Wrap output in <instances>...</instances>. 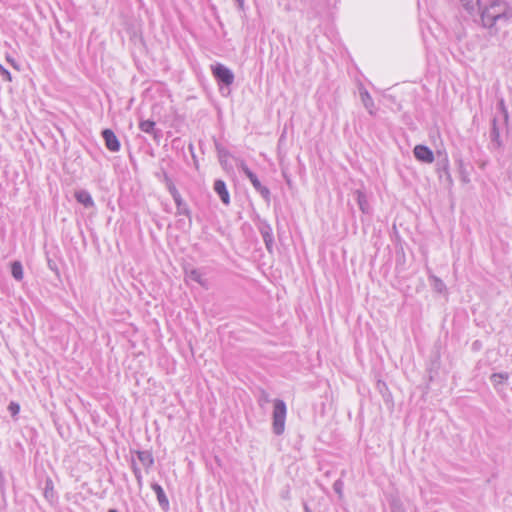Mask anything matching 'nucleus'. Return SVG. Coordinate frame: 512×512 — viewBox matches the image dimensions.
<instances>
[{
    "label": "nucleus",
    "instance_id": "1",
    "mask_svg": "<svg viewBox=\"0 0 512 512\" xmlns=\"http://www.w3.org/2000/svg\"><path fill=\"white\" fill-rule=\"evenodd\" d=\"M460 2L469 14L479 12L481 25L491 33H497V29H494L497 22L508 23L512 17L507 3L501 0L490 1L483 7L480 0H460Z\"/></svg>",
    "mask_w": 512,
    "mask_h": 512
},
{
    "label": "nucleus",
    "instance_id": "2",
    "mask_svg": "<svg viewBox=\"0 0 512 512\" xmlns=\"http://www.w3.org/2000/svg\"><path fill=\"white\" fill-rule=\"evenodd\" d=\"M273 404L274 409L272 413V429L276 435H281L285 430L287 407L285 402L281 399H275Z\"/></svg>",
    "mask_w": 512,
    "mask_h": 512
},
{
    "label": "nucleus",
    "instance_id": "3",
    "mask_svg": "<svg viewBox=\"0 0 512 512\" xmlns=\"http://www.w3.org/2000/svg\"><path fill=\"white\" fill-rule=\"evenodd\" d=\"M238 167L245 174V176L250 180L254 189L262 196V198L267 203H269L271 200V193H270L269 188L262 185V183L258 179L257 175L249 169V167L246 165V163L243 160L240 161Z\"/></svg>",
    "mask_w": 512,
    "mask_h": 512
},
{
    "label": "nucleus",
    "instance_id": "4",
    "mask_svg": "<svg viewBox=\"0 0 512 512\" xmlns=\"http://www.w3.org/2000/svg\"><path fill=\"white\" fill-rule=\"evenodd\" d=\"M211 71L215 79L226 86H230L234 82L233 72L221 63L211 66Z\"/></svg>",
    "mask_w": 512,
    "mask_h": 512
},
{
    "label": "nucleus",
    "instance_id": "5",
    "mask_svg": "<svg viewBox=\"0 0 512 512\" xmlns=\"http://www.w3.org/2000/svg\"><path fill=\"white\" fill-rule=\"evenodd\" d=\"M503 148V142L500 137V131L497 126V120L494 118L492 120V127L490 130V144L489 149L491 151H500Z\"/></svg>",
    "mask_w": 512,
    "mask_h": 512
},
{
    "label": "nucleus",
    "instance_id": "6",
    "mask_svg": "<svg viewBox=\"0 0 512 512\" xmlns=\"http://www.w3.org/2000/svg\"><path fill=\"white\" fill-rule=\"evenodd\" d=\"M139 129L144 133L150 134L157 143L162 138V131L156 128V123L152 120H141Z\"/></svg>",
    "mask_w": 512,
    "mask_h": 512
},
{
    "label": "nucleus",
    "instance_id": "7",
    "mask_svg": "<svg viewBox=\"0 0 512 512\" xmlns=\"http://www.w3.org/2000/svg\"><path fill=\"white\" fill-rule=\"evenodd\" d=\"M102 137L105 141V146L111 152H118L120 150V142L111 129H104Z\"/></svg>",
    "mask_w": 512,
    "mask_h": 512
},
{
    "label": "nucleus",
    "instance_id": "8",
    "mask_svg": "<svg viewBox=\"0 0 512 512\" xmlns=\"http://www.w3.org/2000/svg\"><path fill=\"white\" fill-rule=\"evenodd\" d=\"M417 160L424 163H432L434 161L433 151L425 145H416L413 150Z\"/></svg>",
    "mask_w": 512,
    "mask_h": 512
},
{
    "label": "nucleus",
    "instance_id": "9",
    "mask_svg": "<svg viewBox=\"0 0 512 512\" xmlns=\"http://www.w3.org/2000/svg\"><path fill=\"white\" fill-rule=\"evenodd\" d=\"M260 233L265 243V246L269 252H272L274 245V237L272 233V228L269 224H262L260 227Z\"/></svg>",
    "mask_w": 512,
    "mask_h": 512
},
{
    "label": "nucleus",
    "instance_id": "10",
    "mask_svg": "<svg viewBox=\"0 0 512 512\" xmlns=\"http://www.w3.org/2000/svg\"><path fill=\"white\" fill-rule=\"evenodd\" d=\"M214 191L219 195L223 204H225V205L230 204V195L227 190L226 184L223 180L217 179L214 182Z\"/></svg>",
    "mask_w": 512,
    "mask_h": 512
},
{
    "label": "nucleus",
    "instance_id": "11",
    "mask_svg": "<svg viewBox=\"0 0 512 512\" xmlns=\"http://www.w3.org/2000/svg\"><path fill=\"white\" fill-rule=\"evenodd\" d=\"M151 488L153 489V491L155 492V494L157 496V500H158L160 507L164 511H167L169 509V500H168L163 488L158 483H152Z\"/></svg>",
    "mask_w": 512,
    "mask_h": 512
},
{
    "label": "nucleus",
    "instance_id": "12",
    "mask_svg": "<svg viewBox=\"0 0 512 512\" xmlns=\"http://www.w3.org/2000/svg\"><path fill=\"white\" fill-rule=\"evenodd\" d=\"M76 200L84 205L86 208H92L94 206V201L91 197V194L86 190H78L74 194Z\"/></svg>",
    "mask_w": 512,
    "mask_h": 512
},
{
    "label": "nucleus",
    "instance_id": "13",
    "mask_svg": "<svg viewBox=\"0 0 512 512\" xmlns=\"http://www.w3.org/2000/svg\"><path fill=\"white\" fill-rule=\"evenodd\" d=\"M355 195H356V200H357L359 209L363 213L369 214L371 212V208H370L366 194L364 192H362L361 190H356Z\"/></svg>",
    "mask_w": 512,
    "mask_h": 512
},
{
    "label": "nucleus",
    "instance_id": "14",
    "mask_svg": "<svg viewBox=\"0 0 512 512\" xmlns=\"http://www.w3.org/2000/svg\"><path fill=\"white\" fill-rule=\"evenodd\" d=\"M136 454H137L139 461L142 463V465L148 471L154 464V458H153L152 453L148 450H144V451H137Z\"/></svg>",
    "mask_w": 512,
    "mask_h": 512
},
{
    "label": "nucleus",
    "instance_id": "15",
    "mask_svg": "<svg viewBox=\"0 0 512 512\" xmlns=\"http://www.w3.org/2000/svg\"><path fill=\"white\" fill-rule=\"evenodd\" d=\"M360 98L364 107L368 110L370 115H374V101L366 89L360 90Z\"/></svg>",
    "mask_w": 512,
    "mask_h": 512
},
{
    "label": "nucleus",
    "instance_id": "16",
    "mask_svg": "<svg viewBox=\"0 0 512 512\" xmlns=\"http://www.w3.org/2000/svg\"><path fill=\"white\" fill-rule=\"evenodd\" d=\"M175 204H176V207H177V212L176 214L177 215H185L189 218V221L191 222V212H190V209L188 208L187 204L183 201L182 197L179 196V197H176L173 199Z\"/></svg>",
    "mask_w": 512,
    "mask_h": 512
},
{
    "label": "nucleus",
    "instance_id": "17",
    "mask_svg": "<svg viewBox=\"0 0 512 512\" xmlns=\"http://www.w3.org/2000/svg\"><path fill=\"white\" fill-rule=\"evenodd\" d=\"M186 277L189 280L195 281L202 287H207V280L203 278L202 274L197 269L186 270Z\"/></svg>",
    "mask_w": 512,
    "mask_h": 512
},
{
    "label": "nucleus",
    "instance_id": "18",
    "mask_svg": "<svg viewBox=\"0 0 512 512\" xmlns=\"http://www.w3.org/2000/svg\"><path fill=\"white\" fill-rule=\"evenodd\" d=\"M216 150H217V154H218V158H219V162L220 164L226 168L227 167V160L230 156V153L229 151L224 148L223 146H221L219 143H216Z\"/></svg>",
    "mask_w": 512,
    "mask_h": 512
},
{
    "label": "nucleus",
    "instance_id": "19",
    "mask_svg": "<svg viewBox=\"0 0 512 512\" xmlns=\"http://www.w3.org/2000/svg\"><path fill=\"white\" fill-rule=\"evenodd\" d=\"M11 274L17 281H21L23 279V267L21 262L14 261L11 264Z\"/></svg>",
    "mask_w": 512,
    "mask_h": 512
},
{
    "label": "nucleus",
    "instance_id": "20",
    "mask_svg": "<svg viewBox=\"0 0 512 512\" xmlns=\"http://www.w3.org/2000/svg\"><path fill=\"white\" fill-rule=\"evenodd\" d=\"M508 378H509L508 373H494L491 375L490 380H491L492 384L494 385V387H497L500 384H502L503 382L507 381Z\"/></svg>",
    "mask_w": 512,
    "mask_h": 512
},
{
    "label": "nucleus",
    "instance_id": "21",
    "mask_svg": "<svg viewBox=\"0 0 512 512\" xmlns=\"http://www.w3.org/2000/svg\"><path fill=\"white\" fill-rule=\"evenodd\" d=\"M164 181H165L166 187H167L168 191L170 192L171 196L173 197V199L181 196L180 193L178 192L177 188L175 187L173 181L166 174H165Z\"/></svg>",
    "mask_w": 512,
    "mask_h": 512
},
{
    "label": "nucleus",
    "instance_id": "22",
    "mask_svg": "<svg viewBox=\"0 0 512 512\" xmlns=\"http://www.w3.org/2000/svg\"><path fill=\"white\" fill-rule=\"evenodd\" d=\"M44 496L48 500H52L54 498V488H53V482L51 479H47V481H46Z\"/></svg>",
    "mask_w": 512,
    "mask_h": 512
},
{
    "label": "nucleus",
    "instance_id": "23",
    "mask_svg": "<svg viewBox=\"0 0 512 512\" xmlns=\"http://www.w3.org/2000/svg\"><path fill=\"white\" fill-rule=\"evenodd\" d=\"M431 279L433 281V288L435 291L441 293L446 289L444 282L440 278L432 276Z\"/></svg>",
    "mask_w": 512,
    "mask_h": 512
},
{
    "label": "nucleus",
    "instance_id": "24",
    "mask_svg": "<svg viewBox=\"0 0 512 512\" xmlns=\"http://www.w3.org/2000/svg\"><path fill=\"white\" fill-rule=\"evenodd\" d=\"M343 487L344 483L341 479H338L333 484V490L338 494L339 498L343 497Z\"/></svg>",
    "mask_w": 512,
    "mask_h": 512
},
{
    "label": "nucleus",
    "instance_id": "25",
    "mask_svg": "<svg viewBox=\"0 0 512 512\" xmlns=\"http://www.w3.org/2000/svg\"><path fill=\"white\" fill-rule=\"evenodd\" d=\"M270 402H271V400H270L269 394L266 391L261 390L260 397H259V405L261 407H263L265 404L270 403Z\"/></svg>",
    "mask_w": 512,
    "mask_h": 512
},
{
    "label": "nucleus",
    "instance_id": "26",
    "mask_svg": "<svg viewBox=\"0 0 512 512\" xmlns=\"http://www.w3.org/2000/svg\"><path fill=\"white\" fill-rule=\"evenodd\" d=\"M498 107H499L500 111L503 113L504 119L507 122L509 115H508V111L506 109L505 102L503 99H500V101L498 102Z\"/></svg>",
    "mask_w": 512,
    "mask_h": 512
},
{
    "label": "nucleus",
    "instance_id": "27",
    "mask_svg": "<svg viewBox=\"0 0 512 512\" xmlns=\"http://www.w3.org/2000/svg\"><path fill=\"white\" fill-rule=\"evenodd\" d=\"M0 74L3 76V78L6 81H11L12 80L10 72L7 69H5L1 64H0Z\"/></svg>",
    "mask_w": 512,
    "mask_h": 512
},
{
    "label": "nucleus",
    "instance_id": "28",
    "mask_svg": "<svg viewBox=\"0 0 512 512\" xmlns=\"http://www.w3.org/2000/svg\"><path fill=\"white\" fill-rule=\"evenodd\" d=\"M9 411L12 415H16L19 412V405L17 403L11 402L8 407Z\"/></svg>",
    "mask_w": 512,
    "mask_h": 512
},
{
    "label": "nucleus",
    "instance_id": "29",
    "mask_svg": "<svg viewBox=\"0 0 512 512\" xmlns=\"http://www.w3.org/2000/svg\"><path fill=\"white\" fill-rule=\"evenodd\" d=\"M392 512H405L404 508L401 504H393L392 506Z\"/></svg>",
    "mask_w": 512,
    "mask_h": 512
},
{
    "label": "nucleus",
    "instance_id": "30",
    "mask_svg": "<svg viewBox=\"0 0 512 512\" xmlns=\"http://www.w3.org/2000/svg\"><path fill=\"white\" fill-rule=\"evenodd\" d=\"M132 471L134 476L141 473L140 468L136 465L134 461H132Z\"/></svg>",
    "mask_w": 512,
    "mask_h": 512
},
{
    "label": "nucleus",
    "instance_id": "31",
    "mask_svg": "<svg viewBox=\"0 0 512 512\" xmlns=\"http://www.w3.org/2000/svg\"><path fill=\"white\" fill-rule=\"evenodd\" d=\"M135 478L137 480V484L139 486V488H141L143 486V477H142V474H138V475H135Z\"/></svg>",
    "mask_w": 512,
    "mask_h": 512
},
{
    "label": "nucleus",
    "instance_id": "32",
    "mask_svg": "<svg viewBox=\"0 0 512 512\" xmlns=\"http://www.w3.org/2000/svg\"><path fill=\"white\" fill-rule=\"evenodd\" d=\"M48 266L51 270L57 271L56 264L52 260H48Z\"/></svg>",
    "mask_w": 512,
    "mask_h": 512
},
{
    "label": "nucleus",
    "instance_id": "33",
    "mask_svg": "<svg viewBox=\"0 0 512 512\" xmlns=\"http://www.w3.org/2000/svg\"><path fill=\"white\" fill-rule=\"evenodd\" d=\"M238 4V8L243 10L244 9V0H236Z\"/></svg>",
    "mask_w": 512,
    "mask_h": 512
},
{
    "label": "nucleus",
    "instance_id": "34",
    "mask_svg": "<svg viewBox=\"0 0 512 512\" xmlns=\"http://www.w3.org/2000/svg\"><path fill=\"white\" fill-rule=\"evenodd\" d=\"M4 485V475L3 472L0 470V488Z\"/></svg>",
    "mask_w": 512,
    "mask_h": 512
},
{
    "label": "nucleus",
    "instance_id": "35",
    "mask_svg": "<svg viewBox=\"0 0 512 512\" xmlns=\"http://www.w3.org/2000/svg\"><path fill=\"white\" fill-rule=\"evenodd\" d=\"M283 175H284V178H285V180H286V183H287L288 185H290V183H291L290 178H288L284 172H283Z\"/></svg>",
    "mask_w": 512,
    "mask_h": 512
},
{
    "label": "nucleus",
    "instance_id": "36",
    "mask_svg": "<svg viewBox=\"0 0 512 512\" xmlns=\"http://www.w3.org/2000/svg\"><path fill=\"white\" fill-rule=\"evenodd\" d=\"M8 61H10L14 67H17V66L15 65V62H14V61H12V60H10V59H8Z\"/></svg>",
    "mask_w": 512,
    "mask_h": 512
},
{
    "label": "nucleus",
    "instance_id": "37",
    "mask_svg": "<svg viewBox=\"0 0 512 512\" xmlns=\"http://www.w3.org/2000/svg\"><path fill=\"white\" fill-rule=\"evenodd\" d=\"M108 512H118L116 509H110Z\"/></svg>",
    "mask_w": 512,
    "mask_h": 512
}]
</instances>
